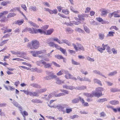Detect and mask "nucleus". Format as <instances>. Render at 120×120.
I'll use <instances>...</instances> for the list:
<instances>
[{
    "label": "nucleus",
    "instance_id": "1",
    "mask_svg": "<svg viewBox=\"0 0 120 120\" xmlns=\"http://www.w3.org/2000/svg\"><path fill=\"white\" fill-rule=\"evenodd\" d=\"M27 46L31 49H36L39 46V43L37 41L33 40L31 42L28 43Z\"/></svg>",
    "mask_w": 120,
    "mask_h": 120
},
{
    "label": "nucleus",
    "instance_id": "2",
    "mask_svg": "<svg viewBox=\"0 0 120 120\" xmlns=\"http://www.w3.org/2000/svg\"><path fill=\"white\" fill-rule=\"evenodd\" d=\"M104 90V89L103 88L98 87L95 90L92 91V94L95 97H100L102 95V92Z\"/></svg>",
    "mask_w": 120,
    "mask_h": 120
},
{
    "label": "nucleus",
    "instance_id": "3",
    "mask_svg": "<svg viewBox=\"0 0 120 120\" xmlns=\"http://www.w3.org/2000/svg\"><path fill=\"white\" fill-rule=\"evenodd\" d=\"M28 31L30 33L33 34L34 33L35 34L37 33H38L41 34L43 32V31L42 30L40 29H34V28H32V29L30 28H26L23 30V32H27Z\"/></svg>",
    "mask_w": 120,
    "mask_h": 120
},
{
    "label": "nucleus",
    "instance_id": "4",
    "mask_svg": "<svg viewBox=\"0 0 120 120\" xmlns=\"http://www.w3.org/2000/svg\"><path fill=\"white\" fill-rule=\"evenodd\" d=\"M68 106V105L66 104H64L63 105H58L56 106V107L60 111H63V110L65 107L67 108Z\"/></svg>",
    "mask_w": 120,
    "mask_h": 120
},
{
    "label": "nucleus",
    "instance_id": "5",
    "mask_svg": "<svg viewBox=\"0 0 120 120\" xmlns=\"http://www.w3.org/2000/svg\"><path fill=\"white\" fill-rule=\"evenodd\" d=\"M36 91V92H31L30 91H28L26 93V94L27 95H29L30 96H37V94L38 93V91Z\"/></svg>",
    "mask_w": 120,
    "mask_h": 120
},
{
    "label": "nucleus",
    "instance_id": "6",
    "mask_svg": "<svg viewBox=\"0 0 120 120\" xmlns=\"http://www.w3.org/2000/svg\"><path fill=\"white\" fill-rule=\"evenodd\" d=\"M42 30L43 32L41 34L44 33L46 35H50L52 33L53 31V29H50L48 30L46 32Z\"/></svg>",
    "mask_w": 120,
    "mask_h": 120
},
{
    "label": "nucleus",
    "instance_id": "7",
    "mask_svg": "<svg viewBox=\"0 0 120 120\" xmlns=\"http://www.w3.org/2000/svg\"><path fill=\"white\" fill-rule=\"evenodd\" d=\"M42 64L44 65V67L45 68H49L51 67V64H50L49 63H46L45 61L43 62Z\"/></svg>",
    "mask_w": 120,
    "mask_h": 120
},
{
    "label": "nucleus",
    "instance_id": "8",
    "mask_svg": "<svg viewBox=\"0 0 120 120\" xmlns=\"http://www.w3.org/2000/svg\"><path fill=\"white\" fill-rule=\"evenodd\" d=\"M15 55H18L17 56L18 57H21L22 56H24L25 55V53L23 52H20V51H17L16 52Z\"/></svg>",
    "mask_w": 120,
    "mask_h": 120
},
{
    "label": "nucleus",
    "instance_id": "9",
    "mask_svg": "<svg viewBox=\"0 0 120 120\" xmlns=\"http://www.w3.org/2000/svg\"><path fill=\"white\" fill-rule=\"evenodd\" d=\"M103 48H102L98 47V50L101 53L103 52V50H104L106 49V47L107 46V45H105L104 44H102Z\"/></svg>",
    "mask_w": 120,
    "mask_h": 120
},
{
    "label": "nucleus",
    "instance_id": "10",
    "mask_svg": "<svg viewBox=\"0 0 120 120\" xmlns=\"http://www.w3.org/2000/svg\"><path fill=\"white\" fill-rule=\"evenodd\" d=\"M63 88H64L68 89H69L71 90L75 89V87L70 86H68L66 85H64L63 86Z\"/></svg>",
    "mask_w": 120,
    "mask_h": 120
},
{
    "label": "nucleus",
    "instance_id": "11",
    "mask_svg": "<svg viewBox=\"0 0 120 120\" xmlns=\"http://www.w3.org/2000/svg\"><path fill=\"white\" fill-rule=\"evenodd\" d=\"M109 13L108 10L105 9H102L101 10V15L104 17H105Z\"/></svg>",
    "mask_w": 120,
    "mask_h": 120
},
{
    "label": "nucleus",
    "instance_id": "12",
    "mask_svg": "<svg viewBox=\"0 0 120 120\" xmlns=\"http://www.w3.org/2000/svg\"><path fill=\"white\" fill-rule=\"evenodd\" d=\"M46 74L50 76L52 78H55L56 77V76L54 75L51 72L47 71H46Z\"/></svg>",
    "mask_w": 120,
    "mask_h": 120
},
{
    "label": "nucleus",
    "instance_id": "13",
    "mask_svg": "<svg viewBox=\"0 0 120 120\" xmlns=\"http://www.w3.org/2000/svg\"><path fill=\"white\" fill-rule=\"evenodd\" d=\"M76 44L77 45L79 49L84 51L85 50L83 46L81 44L78 43H76Z\"/></svg>",
    "mask_w": 120,
    "mask_h": 120
},
{
    "label": "nucleus",
    "instance_id": "14",
    "mask_svg": "<svg viewBox=\"0 0 120 120\" xmlns=\"http://www.w3.org/2000/svg\"><path fill=\"white\" fill-rule=\"evenodd\" d=\"M30 85L32 87L36 88H40V86L39 85L36 83H34L30 84Z\"/></svg>",
    "mask_w": 120,
    "mask_h": 120
},
{
    "label": "nucleus",
    "instance_id": "15",
    "mask_svg": "<svg viewBox=\"0 0 120 120\" xmlns=\"http://www.w3.org/2000/svg\"><path fill=\"white\" fill-rule=\"evenodd\" d=\"M62 41V44L63 43H65L68 46H70L71 45V44L66 39H62L61 40Z\"/></svg>",
    "mask_w": 120,
    "mask_h": 120
},
{
    "label": "nucleus",
    "instance_id": "16",
    "mask_svg": "<svg viewBox=\"0 0 120 120\" xmlns=\"http://www.w3.org/2000/svg\"><path fill=\"white\" fill-rule=\"evenodd\" d=\"M93 72L95 74L99 75H101L102 76L104 77L105 78H106V77L104 75H102V74L100 72L98 71L95 70L93 71Z\"/></svg>",
    "mask_w": 120,
    "mask_h": 120
},
{
    "label": "nucleus",
    "instance_id": "17",
    "mask_svg": "<svg viewBox=\"0 0 120 120\" xmlns=\"http://www.w3.org/2000/svg\"><path fill=\"white\" fill-rule=\"evenodd\" d=\"M86 86H78L75 87V89H78L79 90H82L85 89L86 88Z\"/></svg>",
    "mask_w": 120,
    "mask_h": 120
},
{
    "label": "nucleus",
    "instance_id": "18",
    "mask_svg": "<svg viewBox=\"0 0 120 120\" xmlns=\"http://www.w3.org/2000/svg\"><path fill=\"white\" fill-rule=\"evenodd\" d=\"M93 81L94 82L97 83V84L99 85L100 86H102L101 82L100 80L96 79L95 78L93 79Z\"/></svg>",
    "mask_w": 120,
    "mask_h": 120
},
{
    "label": "nucleus",
    "instance_id": "19",
    "mask_svg": "<svg viewBox=\"0 0 120 120\" xmlns=\"http://www.w3.org/2000/svg\"><path fill=\"white\" fill-rule=\"evenodd\" d=\"M109 103L112 105H116L119 103V102L118 101L113 100L110 101Z\"/></svg>",
    "mask_w": 120,
    "mask_h": 120
},
{
    "label": "nucleus",
    "instance_id": "20",
    "mask_svg": "<svg viewBox=\"0 0 120 120\" xmlns=\"http://www.w3.org/2000/svg\"><path fill=\"white\" fill-rule=\"evenodd\" d=\"M110 90L111 92H120V89L115 88H111L110 89Z\"/></svg>",
    "mask_w": 120,
    "mask_h": 120
},
{
    "label": "nucleus",
    "instance_id": "21",
    "mask_svg": "<svg viewBox=\"0 0 120 120\" xmlns=\"http://www.w3.org/2000/svg\"><path fill=\"white\" fill-rule=\"evenodd\" d=\"M75 30L79 33H85V32L83 30L78 27L76 28L75 29Z\"/></svg>",
    "mask_w": 120,
    "mask_h": 120
},
{
    "label": "nucleus",
    "instance_id": "22",
    "mask_svg": "<svg viewBox=\"0 0 120 120\" xmlns=\"http://www.w3.org/2000/svg\"><path fill=\"white\" fill-rule=\"evenodd\" d=\"M24 21L23 20H18L16 21L15 24H18L19 25H20L23 23Z\"/></svg>",
    "mask_w": 120,
    "mask_h": 120
},
{
    "label": "nucleus",
    "instance_id": "23",
    "mask_svg": "<svg viewBox=\"0 0 120 120\" xmlns=\"http://www.w3.org/2000/svg\"><path fill=\"white\" fill-rule=\"evenodd\" d=\"M99 39L101 40H103L105 37V35L103 33H100L98 34Z\"/></svg>",
    "mask_w": 120,
    "mask_h": 120
},
{
    "label": "nucleus",
    "instance_id": "24",
    "mask_svg": "<svg viewBox=\"0 0 120 120\" xmlns=\"http://www.w3.org/2000/svg\"><path fill=\"white\" fill-rule=\"evenodd\" d=\"M31 26L36 28H38L39 26L36 24L35 23H33L31 21H30L29 22Z\"/></svg>",
    "mask_w": 120,
    "mask_h": 120
},
{
    "label": "nucleus",
    "instance_id": "25",
    "mask_svg": "<svg viewBox=\"0 0 120 120\" xmlns=\"http://www.w3.org/2000/svg\"><path fill=\"white\" fill-rule=\"evenodd\" d=\"M83 95L87 97L92 98L94 96L93 94H92L90 93H83Z\"/></svg>",
    "mask_w": 120,
    "mask_h": 120
},
{
    "label": "nucleus",
    "instance_id": "26",
    "mask_svg": "<svg viewBox=\"0 0 120 120\" xmlns=\"http://www.w3.org/2000/svg\"><path fill=\"white\" fill-rule=\"evenodd\" d=\"M119 11H114V15L115 17H120V15L118 14V13Z\"/></svg>",
    "mask_w": 120,
    "mask_h": 120
},
{
    "label": "nucleus",
    "instance_id": "27",
    "mask_svg": "<svg viewBox=\"0 0 120 120\" xmlns=\"http://www.w3.org/2000/svg\"><path fill=\"white\" fill-rule=\"evenodd\" d=\"M81 81H87L89 82H90V80L88 78L84 77L82 78V79Z\"/></svg>",
    "mask_w": 120,
    "mask_h": 120
},
{
    "label": "nucleus",
    "instance_id": "28",
    "mask_svg": "<svg viewBox=\"0 0 120 120\" xmlns=\"http://www.w3.org/2000/svg\"><path fill=\"white\" fill-rule=\"evenodd\" d=\"M60 50L66 56H67V54L65 49L61 48H60Z\"/></svg>",
    "mask_w": 120,
    "mask_h": 120
},
{
    "label": "nucleus",
    "instance_id": "29",
    "mask_svg": "<svg viewBox=\"0 0 120 120\" xmlns=\"http://www.w3.org/2000/svg\"><path fill=\"white\" fill-rule=\"evenodd\" d=\"M29 9L31 11H35L37 10V8L36 7L33 6H30V7Z\"/></svg>",
    "mask_w": 120,
    "mask_h": 120
},
{
    "label": "nucleus",
    "instance_id": "30",
    "mask_svg": "<svg viewBox=\"0 0 120 120\" xmlns=\"http://www.w3.org/2000/svg\"><path fill=\"white\" fill-rule=\"evenodd\" d=\"M72 64L74 65H79L80 64L79 62H76L73 59L71 60Z\"/></svg>",
    "mask_w": 120,
    "mask_h": 120
},
{
    "label": "nucleus",
    "instance_id": "31",
    "mask_svg": "<svg viewBox=\"0 0 120 120\" xmlns=\"http://www.w3.org/2000/svg\"><path fill=\"white\" fill-rule=\"evenodd\" d=\"M79 101V99L77 98H75L72 101V103L73 104H75L78 103Z\"/></svg>",
    "mask_w": 120,
    "mask_h": 120
},
{
    "label": "nucleus",
    "instance_id": "32",
    "mask_svg": "<svg viewBox=\"0 0 120 120\" xmlns=\"http://www.w3.org/2000/svg\"><path fill=\"white\" fill-rule=\"evenodd\" d=\"M72 75L68 73L65 75V78L67 79H71L72 78Z\"/></svg>",
    "mask_w": 120,
    "mask_h": 120
},
{
    "label": "nucleus",
    "instance_id": "33",
    "mask_svg": "<svg viewBox=\"0 0 120 120\" xmlns=\"http://www.w3.org/2000/svg\"><path fill=\"white\" fill-rule=\"evenodd\" d=\"M52 39L54 41H56L57 42H58L59 44H62V43L57 38L55 37L54 38H52Z\"/></svg>",
    "mask_w": 120,
    "mask_h": 120
},
{
    "label": "nucleus",
    "instance_id": "34",
    "mask_svg": "<svg viewBox=\"0 0 120 120\" xmlns=\"http://www.w3.org/2000/svg\"><path fill=\"white\" fill-rule=\"evenodd\" d=\"M31 101L35 103H41V101L37 99H32Z\"/></svg>",
    "mask_w": 120,
    "mask_h": 120
},
{
    "label": "nucleus",
    "instance_id": "35",
    "mask_svg": "<svg viewBox=\"0 0 120 120\" xmlns=\"http://www.w3.org/2000/svg\"><path fill=\"white\" fill-rule=\"evenodd\" d=\"M56 80V83L58 84H61L62 83H63L64 82V81H62L59 79H57Z\"/></svg>",
    "mask_w": 120,
    "mask_h": 120
},
{
    "label": "nucleus",
    "instance_id": "36",
    "mask_svg": "<svg viewBox=\"0 0 120 120\" xmlns=\"http://www.w3.org/2000/svg\"><path fill=\"white\" fill-rule=\"evenodd\" d=\"M107 100V99L106 98H103L98 100L97 102H102L106 101Z\"/></svg>",
    "mask_w": 120,
    "mask_h": 120
},
{
    "label": "nucleus",
    "instance_id": "37",
    "mask_svg": "<svg viewBox=\"0 0 120 120\" xmlns=\"http://www.w3.org/2000/svg\"><path fill=\"white\" fill-rule=\"evenodd\" d=\"M117 72L116 71H115L113 72H111L108 74V75L109 76H113L117 74Z\"/></svg>",
    "mask_w": 120,
    "mask_h": 120
},
{
    "label": "nucleus",
    "instance_id": "38",
    "mask_svg": "<svg viewBox=\"0 0 120 120\" xmlns=\"http://www.w3.org/2000/svg\"><path fill=\"white\" fill-rule=\"evenodd\" d=\"M16 15L15 13H9L7 16L8 18H10L13 17Z\"/></svg>",
    "mask_w": 120,
    "mask_h": 120
},
{
    "label": "nucleus",
    "instance_id": "39",
    "mask_svg": "<svg viewBox=\"0 0 120 120\" xmlns=\"http://www.w3.org/2000/svg\"><path fill=\"white\" fill-rule=\"evenodd\" d=\"M44 62V61L43 60H40L39 61H37L36 62V63L38 65L40 66H41V64H42V62Z\"/></svg>",
    "mask_w": 120,
    "mask_h": 120
},
{
    "label": "nucleus",
    "instance_id": "40",
    "mask_svg": "<svg viewBox=\"0 0 120 120\" xmlns=\"http://www.w3.org/2000/svg\"><path fill=\"white\" fill-rule=\"evenodd\" d=\"M30 52L32 54L33 56L36 57L38 56L36 54V51H31Z\"/></svg>",
    "mask_w": 120,
    "mask_h": 120
},
{
    "label": "nucleus",
    "instance_id": "41",
    "mask_svg": "<svg viewBox=\"0 0 120 120\" xmlns=\"http://www.w3.org/2000/svg\"><path fill=\"white\" fill-rule=\"evenodd\" d=\"M83 27L84 30L87 33H89L90 32V31L89 29L87 26H84Z\"/></svg>",
    "mask_w": 120,
    "mask_h": 120
},
{
    "label": "nucleus",
    "instance_id": "42",
    "mask_svg": "<svg viewBox=\"0 0 120 120\" xmlns=\"http://www.w3.org/2000/svg\"><path fill=\"white\" fill-rule=\"evenodd\" d=\"M70 9L72 11L75 13L78 14L79 13V12L75 10L71 6L70 7Z\"/></svg>",
    "mask_w": 120,
    "mask_h": 120
},
{
    "label": "nucleus",
    "instance_id": "43",
    "mask_svg": "<svg viewBox=\"0 0 120 120\" xmlns=\"http://www.w3.org/2000/svg\"><path fill=\"white\" fill-rule=\"evenodd\" d=\"M48 44H49V46L52 47H54L55 44L53 42L49 41L48 42Z\"/></svg>",
    "mask_w": 120,
    "mask_h": 120
},
{
    "label": "nucleus",
    "instance_id": "44",
    "mask_svg": "<svg viewBox=\"0 0 120 120\" xmlns=\"http://www.w3.org/2000/svg\"><path fill=\"white\" fill-rule=\"evenodd\" d=\"M66 31L68 32L69 33H71L73 31L70 28L68 27L65 28Z\"/></svg>",
    "mask_w": 120,
    "mask_h": 120
},
{
    "label": "nucleus",
    "instance_id": "45",
    "mask_svg": "<svg viewBox=\"0 0 120 120\" xmlns=\"http://www.w3.org/2000/svg\"><path fill=\"white\" fill-rule=\"evenodd\" d=\"M12 103L16 107H19L20 105L19 104H18L15 101H14L13 102H12Z\"/></svg>",
    "mask_w": 120,
    "mask_h": 120
},
{
    "label": "nucleus",
    "instance_id": "46",
    "mask_svg": "<svg viewBox=\"0 0 120 120\" xmlns=\"http://www.w3.org/2000/svg\"><path fill=\"white\" fill-rule=\"evenodd\" d=\"M72 45L73 47H74V48L76 51H78L79 50L78 47L76 46H77L76 44L75 45L74 43H72Z\"/></svg>",
    "mask_w": 120,
    "mask_h": 120
},
{
    "label": "nucleus",
    "instance_id": "47",
    "mask_svg": "<svg viewBox=\"0 0 120 120\" xmlns=\"http://www.w3.org/2000/svg\"><path fill=\"white\" fill-rule=\"evenodd\" d=\"M50 12H51L50 14H56L57 13V11L56 9H55L53 10H51V11H50Z\"/></svg>",
    "mask_w": 120,
    "mask_h": 120
},
{
    "label": "nucleus",
    "instance_id": "48",
    "mask_svg": "<svg viewBox=\"0 0 120 120\" xmlns=\"http://www.w3.org/2000/svg\"><path fill=\"white\" fill-rule=\"evenodd\" d=\"M65 94L63 93H60L57 94H56L55 95V97H59L61 96L65 95Z\"/></svg>",
    "mask_w": 120,
    "mask_h": 120
},
{
    "label": "nucleus",
    "instance_id": "49",
    "mask_svg": "<svg viewBox=\"0 0 120 120\" xmlns=\"http://www.w3.org/2000/svg\"><path fill=\"white\" fill-rule=\"evenodd\" d=\"M44 51H36V54L37 55L41 54L44 53Z\"/></svg>",
    "mask_w": 120,
    "mask_h": 120
},
{
    "label": "nucleus",
    "instance_id": "50",
    "mask_svg": "<svg viewBox=\"0 0 120 120\" xmlns=\"http://www.w3.org/2000/svg\"><path fill=\"white\" fill-rule=\"evenodd\" d=\"M105 48L106 49V50H107L108 52L109 53H111L112 52L111 51L110 47L109 46H108L107 45V46H106Z\"/></svg>",
    "mask_w": 120,
    "mask_h": 120
},
{
    "label": "nucleus",
    "instance_id": "51",
    "mask_svg": "<svg viewBox=\"0 0 120 120\" xmlns=\"http://www.w3.org/2000/svg\"><path fill=\"white\" fill-rule=\"evenodd\" d=\"M46 90V89L45 88L42 89H40L39 90H38V93H41L44 92H45Z\"/></svg>",
    "mask_w": 120,
    "mask_h": 120
},
{
    "label": "nucleus",
    "instance_id": "52",
    "mask_svg": "<svg viewBox=\"0 0 120 120\" xmlns=\"http://www.w3.org/2000/svg\"><path fill=\"white\" fill-rule=\"evenodd\" d=\"M79 116L78 115H74L73 116H71L70 117V118L72 119H74L76 118H78Z\"/></svg>",
    "mask_w": 120,
    "mask_h": 120
},
{
    "label": "nucleus",
    "instance_id": "53",
    "mask_svg": "<svg viewBox=\"0 0 120 120\" xmlns=\"http://www.w3.org/2000/svg\"><path fill=\"white\" fill-rule=\"evenodd\" d=\"M52 63L55 67H60V65L57 64L56 62H55L52 61Z\"/></svg>",
    "mask_w": 120,
    "mask_h": 120
},
{
    "label": "nucleus",
    "instance_id": "54",
    "mask_svg": "<svg viewBox=\"0 0 120 120\" xmlns=\"http://www.w3.org/2000/svg\"><path fill=\"white\" fill-rule=\"evenodd\" d=\"M55 57L59 59H61L63 58V56L61 55H57L55 56Z\"/></svg>",
    "mask_w": 120,
    "mask_h": 120
},
{
    "label": "nucleus",
    "instance_id": "55",
    "mask_svg": "<svg viewBox=\"0 0 120 120\" xmlns=\"http://www.w3.org/2000/svg\"><path fill=\"white\" fill-rule=\"evenodd\" d=\"M114 33H115L114 32L111 31L109 32L107 35L109 36H113V34Z\"/></svg>",
    "mask_w": 120,
    "mask_h": 120
},
{
    "label": "nucleus",
    "instance_id": "56",
    "mask_svg": "<svg viewBox=\"0 0 120 120\" xmlns=\"http://www.w3.org/2000/svg\"><path fill=\"white\" fill-rule=\"evenodd\" d=\"M78 17L80 20H84L85 19L84 18V16L82 15H78Z\"/></svg>",
    "mask_w": 120,
    "mask_h": 120
},
{
    "label": "nucleus",
    "instance_id": "57",
    "mask_svg": "<svg viewBox=\"0 0 120 120\" xmlns=\"http://www.w3.org/2000/svg\"><path fill=\"white\" fill-rule=\"evenodd\" d=\"M62 12L66 15L68 14L69 13V11L67 10L63 9L62 10Z\"/></svg>",
    "mask_w": 120,
    "mask_h": 120
},
{
    "label": "nucleus",
    "instance_id": "58",
    "mask_svg": "<svg viewBox=\"0 0 120 120\" xmlns=\"http://www.w3.org/2000/svg\"><path fill=\"white\" fill-rule=\"evenodd\" d=\"M86 58L87 60L91 62H94V59L92 58L89 57H87Z\"/></svg>",
    "mask_w": 120,
    "mask_h": 120
},
{
    "label": "nucleus",
    "instance_id": "59",
    "mask_svg": "<svg viewBox=\"0 0 120 120\" xmlns=\"http://www.w3.org/2000/svg\"><path fill=\"white\" fill-rule=\"evenodd\" d=\"M12 31V30L11 29H7L6 30H5L4 32V34L5 33H9L11 32Z\"/></svg>",
    "mask_w": 120,
    "mask_h": 120
},
{
    "label": "nucleus",
    "instance_id": "60",
    "mask_svg": "<svg viewBox=\"0 0 120 120\" xmlns=\"http://www.w3.org/2000/svg\"><path fill=\"white\" fill-rule=\"evenodd\" d=\"M52 94H49L48 96V98L47 97V96L46 95V97H45V98L46 100H48L49 98H51L52 97Z\"/></svg>",
    "mask_w": 120,
    "mask_h": 120
},
{
    "label": "nucleus",
    "instance_id": "61",
    "mask_svg": "<svg viewBox=\"0 0 120 120\" xmlns=\"http://www.w3.org/2000/svg\"><path fill=\"white\" fill-rule=\"evenodd\" d=\"M63 73V71L62 70L60 71L59 72L56 74L57 75H62Z\"/></svg>",
    "mask_w": 120,
    "mask_h": 120
},
{
    "label": "nucleus",
    "instance_id": "62",
    "mask_svg": "<svg viewBox=\"0 0 120 120\" xmlns=\"http://www.w3.org/2000/svg\"><path fill=\"white\" fill-rule=\"evenodd\" d=\"M9 3L7 2L3 1L1 3V5H3V6H4L6 5L7 4H8Z\"/></svg>",
    "mask_w": 120,
    "mask_h": 120
},
{
    "label": "nucleus",
    "instance_id": "63",
    "mask_svg": "<svg viewBox=\"0 0 120 120\" xmlns=\"http://www.w3.org/2000/svg\"><path fill=\"white\" fill-rule=\"evenodd\" d=\"M20 30L19 28H18L16 29L14 31V32L15 33H18L20 31Z\"/></svg>",
    "mask_w": 120,
    "mask_h": 120
},
{
    "label": "nucleus",
    "instance_id": "64",
    "mask_svg": "<svg viewBox=\"0 0 120 120\" xmlns=\"http://www.w3.org/2000/svg\"><path fill=\"white\" fill-rule=\"evenodd\" d=\"M49 27V26L48 25H46L43 26L42 27V29L44 30H46Z\"/></svg>",
    "mask_w": 120,
    "mask_h": 120
}]
</instances>
